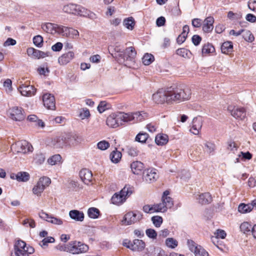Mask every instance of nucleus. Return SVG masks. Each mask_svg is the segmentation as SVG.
Returning a JSON list of instances; mask_svg holds the SVG:
<instances>
[{"instance_id":"09e8293b","label":"nucleus","mask_w":256,"mask_h":256,"mask_svg":"<svg viewBox=\"0 0 256 256\" xmlns=\"http://www.w3.org/2000/svg\"><path fill=\"white\" fill-rule=\"evenodd\" d=\"M148 138V134L146 133H139L136 137V140L142 143L146 142Z\"/></svg>"},{"instance_id":"774afa93","label":"nucleus","mask_w":256,"mask_h":256,"mask_svg":"<svg viewBox=\"0 0 256 256\" xmlns=\"http://www.w3.org/2000/svg\"><path fill=\"white\" fill-rule=\"evenodd\" d=\"M248 8L253 10H256V0H250L248 2Z\"/></svg>"},{"instance_id":"412c9836","label":"nucleus","mask_w":256,"mask_h":256,"mask_svg":"<svg viewBox=\"0 0 256 256\" xmlns=\"http://www.w3.org/2000/svg\"><path fill=\"white\" fill-rule=\"evenodd\" d=\"M42 100L44 106L48 109L54 110L55 108V98L53 95L46 94L43 96Z\"/></svg>"},{"instance_id":"603ef678","label":"nucleus","mask_w":256,"mask_h":256,"mask_svg":"<svg viewBox=\"0 0 256 256\" xmlns=\"http://www.w3.org/2000/svg\"><path fill=\"white\" fill-rule=\"evenodd\" d=\"M97 146L98 149L104 150L110 147V144L106 140H102L98 143Z\"/></svg>"},{"instance_id":"aec40b11","label":"nucleus","mask_w":256,"mask_h":256,"mask_svg":"<svg viewBox=\"0 0 256 256\" xmlns=\"http://www.w3.org/2000/svg\"><path fill=\"white\" fill-rule=\"evenodd\" d=\"M129 245H126V243L124 244V246L132 250L133 251H142L145 247L144 242L140 240H134L132 242H128Z\"/></svg>"},{"instance_id":"423d86ee","label":"nucleus","mask_w":256,"mask_h":256,"mask_svg":"<svg viewBox=\"0 0 256 256\" xmlns=\"http://www.w3.org/2000/svg\"><path fill=\"white\" fill-rule=\"evenodd\" d=\"M64 12L75 15H80V16H85L87 14V10L81 6L69 4L65 5L62 8Z\"/></svg>"},{"instance_id":"4d7b16f0","label":"nucleus","mask_w":256,"mask_h":256,"mask_svg":"<svg viewBox=\"0 0 256 256\" xmlns=\"http://www.w3.org/2000/svg\"><path fill=\"white\" fill-rule=\"evenodd\" d=\"M189 50L184 48H178L176 50V53L178 55L180 56L183 58H186L188 56Z\"/></svg>"},{"instance_id":"ea45409f","label":"nucleus","mask_w":256,"mask_h":256,"mask_svg":"<svg viewBox=\"0 0 256 256\" xmlns=\"http://www.w3.org/2000/svg\"><path fill=\"white\" fill-rule=\"evenodd\" d=\"M242 37L246 42H252L254 40V38L252 32L246 30H244Z\"/></svg>"},{"instance_id":"393cba45","label":"nucleus","mask_w":256,"mask_h":256,"mask_svg":"<svg viewBox=\"0 0 256 256\" xmlns=\"http://www.w3.org/2000/svg\"><path fill=\"white\" fill-rule=\"evenodd\" d=\"M214 18L212 16H208L204 20L202 30L205 32H210L214 28Z\"/></svg>"},{"instance_id":"680f3d73","label":"nucleus","mask_w":256,"mask_h":256,"mask_svg":"<svg viewBox=\"0 0 256 256\" xmlns=\"http://www.w3.org/2000/svg\"><path fill=\"white\" fill-rule=\"evenodd\" d=\"M46 56V54L40 50L35 49L33 57L34 58H43Z\"/></svg>"},{"instance_id":"e433bc0d","label":"nucleus","mask_w":256,"mask_h":256,"mask_svg":"<svg viewBox=\"0 0 256 256\" xmlns=\"http://www.w3.org/2000/svg\"><path fill=\"white\" fill-rule=\"evenodd\" d=\"M214 236H212V241L214 244L216 245L215 240L218 238H221L222 239L224 238L226 236V234L224 230H218L216 232H214Z\"/></svg>"},{"instance_id":"338daca9","label":"nucleus","mask_w":256,"mask_h":256,"mask_svg":"<svg viewBox=\"0 0 256 256\" xmlns=\"http://www.w3.org/2000/svg\"><path fill=\"white\" fill-rule=\"evenodd\" d=\"M70 35L72 36V37L73 38H75L78 36L79 32L76 30H74V29H73L72 28H70L69 30H68V36H70Z\"/></svg>"},{"instance_id":"5701e85b","label":"nucleus","mask_w":256,"mask_h":256,"mask_svg":"<svg viewBox=\"0 0 256 256\" xmlns=\"http://www.w3.org/2000/svg\"><path fill=\"white\" fill-rule=\"evenodd\" d=\"M81 180L86 184H88L92 180V172L88 169H82L79 173Z\"/></svg>"},{"instance_id":"de8ad7c7","label":"nucleus","mask_w":256,"mask_h":256,"mask_svg":"<svg viewBox=\"0 0 256 256\" xmlns=\"http://www.w3.org/2000/svg\"><path fill=\"white\" fill-rule=\"evenodd\" d=\"M166 244L168 248H174L178 246V242L173 238H168L166 240Z\"/></svg>"},{"instance_id":"20e7f679","label":"nucleus","mask_w":256,"mask_h":256,"mask_svg":"<svg viewBox=\"0 0 256 256\" xmlns=\"http://www.w3.org/2000/svg\"><path fill=\"white\" fill-rule=\"evenodd\" d=\"M80 140V137L76 134L71 135L67 138L64 136L56 137L52 140V145L56 148H60L67 144H70V143L74 144L73 141L78 142Z\"/></svg>"},{"instance_id":"f8f14e48","label":"nucleus","mask_w":256,"mask_h":256,"mask_svg":"<svg viewBox=\"0 0 256 256\" xmlns=\"http://www.w3.org/2000/svg\"><path fill=\"white\" fill-rule=\"evenodd\" d=\"M142 218V215L140 212H130L125 214L122 222L125 225H130L140 221Z\"/></svg>"},{"instance_id":"f704fd0d","label":"nucleus","mask_w":256,"mask_h":256,"mask_svg":"<svg viewBox=\"0 0 256 256\" xmlns=\"http://www.w3.org/2000/svg\"><path fill=\"white\" fill-rule=\"evenodd\" d=\"M62 156L60 154H54L48 160V162L51 166L58 164L61 162Z\"/></svg>"},{"instance_id":"c85d7f7f","label":"nucleus","mask_w":256,"mask_h":256,"mask_svg":"<svg viewBox=\"0 0 256 256\" xmlns=\"http://www.w3.org/2000/svg\"><path fill=\"white\" fill-rule=\"evenodd\" d=\"M168 140V136L165 134H158L155 138V142L158 146H164L166 144Z\"/></svg>"},{"instance_id":"c756f323","label":"nucleus","mask_w":256,"mask_h":256,"mask_svg":"<svg viewBox=\"0 0 256 256\" xmlns=\"http://www.w3.org/2000/svg\"><path fill=\"white\" fill-rule=\"evenodd\" d=\"M55 26L56 24H54L46 22L42 24L41 27L44 32L50 34H54Z\"/></svg>"},{"instance_id":"864d4df0","label":"nucleus","mask_w":256,"mask_h":256,"mask_svg":"<svg viewBox=\"0 0 256 256\" xmlns=\"http://www.w3.org/2000/svg\"><path fill=\"white\" fill-rule=\"evenodd\" d=\"M205 150L209 154L213 152L215 150V145L210 142H206L204 144Z\"/></svg>"},{"instance_id":"a18cd8bd","label":"nucleus","mask_w":256,"mask_h":256,"mask_svg":"<svg viewBox=\"0 0 256 256\" xmlns=\"http://www.w3.org/2000/svg\"><path fill=\"white\" fill-rule=\"evenodd\" d=\"M46 159V156L44 154L42 153L37 154L34 157V162L38 165H40L44 163Z\"/></svg>"},{"instance_id":"3c124183","label":"nucleus","mask_w":256,"mask_h":256,"mask_svg":"<svg viewBox=\"0 0 256 256\" xmlns=\"http://www.w3.org/2000/svg\"><path fill=\"white\" fill-rule=\"evenodd\" d=\"M152 221L156 227L159 228L162 222V218L158 216H154L152 218Z\"/></svg>"},{"instance_id":"8fccbe9b","label":"nucleus","mask_w":256,"mask_h":256,"mask_svg":"<svg viewBox=\"0 0 256 256\" xmlns=\"http://www.w3.org/2000/svg\"><path fill=\"white\" fill-rule=\"evenodd\" d=\"M195 256H208V252L204 250L201 246L198 247L197 249L194 252Z\"/></svg>"},{"instance_id":"69168bd1","label":"nucleus","mask_w":256,"mask_h":256,"mask_svg":"<svg viewBox=\"0 0 256 256\" xmlns=\"http://www.w3.org/2000/svg\"><path fill=\"white\" fill-rule=\"evenodd\" d=\"M68 186L69 188L77 190L79 187V185L77 182L73 180H69Z\"/></svg>"},{"instance_id":"cd10ccee","label":"nucleus","mask_w":256,"mask_h":256,"mask_svg":"<svg viewBox=\"0 0 256 256\" xmlns=\"http://www.w3.org/2000/svg\"><path fill=\"white\" fill-rule=\"evenodd\" d=\"M198 196L196 197L197 200H198L200 204H208L212 200V196L208 192L201 194L198 195Z\"/></svg>"},{"instance_id":"bb28decb","label":"nucleus","mask_w":256,"mask_h":256,"mask_svg":"<svg viewBox=\"0 0 256 256\" xmlns=\"http://www.w3.org/2000/svg\"><path fill=\"white\" fill-rule=\"evenodd\" d=\"M70 217L76 222H82L84 219V214L78 210H72L69 212Z\"/></svg>"},{"instance_id":"13d9d810","label":"nucleus","mask_w":256,"mask_h":256,"mask_svg":"<svg viewBox=\"0 0 256 256\" xmlns=\"http://www.w3.org/2000/svg\"><path fill=\"white\" fill-rule=\"evenodd\" d=\"M128 154L132 156H136L138 154L136 148L134 146H129L128 148Z\"/></svg>"},{"instance_id":"a878e982","label":"nucleus","mask_w":256,"mask_h":256,"mask_svg":"<svg viewBox=\"0 0 256 256\" xmlns=\"http://www.w3.org/2000/svg\"><path fill=\"white\" fill-rule=\"evenodd\" d=\"M132 172L135 174H140L144 168V164L140 161H135L130 164Z\"/></svg>"},{"instance_id":"bf43d9fd","label":"nucleus","mask_w":256,"mask_h":256,"mask_svg":"<svg viewBox=\"0 0 256 256\" xmlns=\"http://www.w3.org/2000/svg\"><path fill=\"white\" fill-rule=\"evenodd\" d=\"M54 242V238L52 236H48L45 238L42 242H41V246H46L48 245V243H52Z\"/></svg>"},{"instance_id":"6e6d98bb","label":"nucleus","mask_w":256,"mask_h":256,"mask_svg":"<svg viewBox=\"0 0 256 256\" xmlns=\"http://www.w3.org/2000/svg\"><path fill=\"white\" fill-rule=\"evenodd\" d=\"M187 243L190 250L193 252H194V251H196V250L197 249L198 247L200 246L192 240H188Z\"/></svg>"},{"instance_id":"f03ea898","label":"nucleus","mask_w":256,"mask_h":256,"mask_svg":"<svg viewBox=\"0 0 256 256\" xmlns=\"http://www.w3.org/2000/svg\"><path fill=\"white\" fill-rule=\"evenodd\" d=\"M119 118H120L122 124L123 122L136 123L142 121L146 117L147 114L144 112H135L125 113L124 112H118Z\"/></svg>"},{"instance_id":"c9c22d12","label":"nucleus","mask_w":256,"mask_h":256,"mask_svg":"<svg viewBox=\"0 0 256 256\" xmlns=\"http://www.w3.org/2000/svg\"><path fill=\"white\" fill-rule=\"evenodd\" d=\"M30 174L26 172H18L16 175V178L18 182H26L30 179Z\"/></svg>"},{"instance_id":"b1692460","label":"nucleus","mask_w":256,"mask_h":256,"mask_svg":"<svg viewBox=\"0 0 256 256\" xmlns=\"http://www.w3.org/2000/svg\"><path fill=\"white\" fill-rule=\"evenodd\" d=\"M74 52L69 51L60 56L58 58V62L60 65H66L74 58Z\"/></svg>"},{"instance_id":"a211bd4d","label":"nucleus","mask_w":256,"mask_h":256,"mask_svg":"<svg viewBox=\"0 0 256 256\" xmlns=\"http://www.w3.org/2000/svg\"><path fill=\"white\" fill-rule=\"evenodd\" d=\"M10 118L16 121H21L24 120V115L22 108L14 106L9 110Z\"/></svg>"},{"instance_id":"4468645a","label":"nucleus","mask_w":256,"mask_h":256,"mask_svg":"<svg viewBox=\"0 0 256 256\" xmlns=\"http://www.w3.org/2000/svg\"><path fill=\"white\" fill-rule=\"evenodd\" d=\"M18 90L22 96H31L36 92V88L34 86L26 83L20 84Z\"/></svg>"},{"instance_id":"4c0bfd02","label":"nucleus","mask_w":256,"mask_h":256,"mask_svg":"<svg viewBox=\"0 0 256 256\" xmlns=\"http://www.w3.org/2000/svg\"><path fill=\"white\" fill-rule=\"evenodd\" d=\"M110 158L112 162L114 163H118L122 158V154L118 151L116 149L114 150L110 154Z\"/></svg>"},{"instance_id":"7c9ffc66","label":"nucleus","mask_w":256,"mask_h":256,"mask_svg":"<svg viewBox=\"0 0 256 256\" xmlns=\"http://www.w3.org/2000/svg\"><path fill=\"white\" fill-rule=\"evenodd\" d=\"M28 120L30 122L34 123V126L43 128L44 127V123L41 120H38L36 116L31 114L28 116Z\"/></svg>"},{"instance_id":"2f4dec72","label":"nucleus","mask_w":256,"mask_h":256,"mask_svg":"<svg viewBox=\"0 0 256 256\" xmlns=\"http://www.w3.org/2000/svg\"><path fill=\"white\" fill-rule=\"evenodd\" d=\"M233 49L232 43L231 42H224L221 46V50L223 54H228L232 52Z\"/></svg>"},{"instance_id":"ddd939ff","label":"nucleus","mask_w":256,"mask_h":256,"mask_svg":"<svg viewBox=\"0 0 256 256\" xmlns=\"http://www.w3.org/2000/svg\"><path fill=\"white\" fill-rule=\"evenodd\" d=\"M158 175L156 169L148 168L145 170L143 172V180L146 182H154L158 178Z\"/></svg>"},{"instance_id":"052dcab7","label":"nucleus","mask_w":256,"mask_h":256,"mask_svg":"<svg viewBox=\"0 0 256 256\" xmlns=\"http://www.w3.org/2000/svg\"><path fill=\"white\" fill-rule=\"evenodd\" d=\"M147 236L152 238H156L157 236L156 232L153 229H147L146 232Z\"/></svg>"},{"instance_id":"72a5a7b5","label":"nucleus","mask_w":256,"mask_h":256,"mask_svg":"<svg viewBox=\"0 0 256 256\" xmlns=\"http://www.w3.org/2000/svg\"><path fill=\"white\" fill-rule=\"evenodd\" d=\"M69 28L56 24L54 34L58 33L62 36H68Z\"/></svg>"},{"instance_id":"f257e3e1","label":"nucleus","mask_w":256,"mask_h":256,"mask_svg":"<svg viewBox=\"0 0 256 256\" xmlns=\"http://www.w3.org/2000/svg\"><path fill=\"white\" fill-rule=\"evenodd\" d=\"M167 103L180 102L190 98L191 90L187 87L182 88L179 86H172L166 88Z\"/></svg>"},{"instance_id":"7ed1b4c3","label":"nucleus","mask_w":256,"mask_h":256,"mask_svg":"<svg viewBox=\"0 0 256 256\" xmlns=\"http://www.w3.org/2000/svg\"><path fill=\"white\" fill-rule=\"evenodd\" d=\"M133 191L132 186L130 185H126L119 192H116L112 196L111 198L112 202L116 205L122 204L132 194Z\"/></svg>"},{"instance_id":"58836bf2","label":"nucleus","mask_w":256,"mask_h":256,"mask_svg":"<svg viewBox=\"0 0 256 256\" xmlns=\"http://www.w3.org/2000/svg\"><path fill=\"white\" fill-rule=\"evenodd\" d=\"M252 209V206L250 204H242L238 207V212L242 214L250 212Z\"/></svg>"},{"instance_id":"dca6fc26","label":"nucleus","mask_w":256,"mask_h":256,"mask_svg":"<svg viewBox=\"0 0 256 256\" xmlns=\"http://www.w3.org/2000/svg\"><path fill=\"white\" fill-rule=\"evenodd\" d=\"M118 112L110 114L106 119V124L112 128H116L122 125L120 118H118Z\"/></svg>"},{"instance_id":"2eb2a0df","label":"nucleus","mask_w":256,"mask_h":256,"mask_svg":"<svg viewBox=\"0 0 256 256\" xmlns=\"http://www.w3.org/2000/svg\"><path fill=\"white\" fill-rule=\"evenodd\" d=\"M167 94L166 88V90L160 89L152 96V98L154 102L156 104L167 103Z\"/></svg>"},{"instance_id":"6e6552de","label":"nucleus","mask_w":256,"mask_h":256,"mask_svg":"<svg viewBox=\"0 0 256 256\" xmlns=\"http://www.w3.org/2000/svg\"><path fill=\"white\" fill-rule=\"evenodd\" d=\"M51 183L50 179L46 176L40 178L36 184L32 188L33 193L37 196H40L46 186H48Z\"/></svg>"},{"instance_id":"0e129e2a","label":"nucleus","mask_w":256,"mask_h":256,"mask_svg":"<svg viewBox=\"0 0 256 256\" xmlns=\"http://www.w3.org/2000/svg\"><path fill=\"white\" fill-rule=\"evenodd\" d=\"M38 71L40 74V75H44V76H48V74L50 73V70L48 68H44V67H40L38 68Z\"/></svg>"},{"instance_id":"0eeeda50","label":"nucleus","mask_w":256,"mask_h":256,"mask_svg":"<svg viewBox=\"0 0 256 256\" xmlns=\"http://www.w3.org/2000/svg\"><path fill=\"white\" fill-rule=\"evenodd\" d=\"M69 247H70V253L74 254L85 253L89 249L88 245L77 241L70 242Z\"/></svg>"},{"instance_id":"6ab92c4d","label":"nucleus","mask_w":256,"mask_h":256,"mask_svg":"<svg viewBox=\"0 0 256 256\" xmlns=\"http://www.w3.org/2000/svg\"><path fill=\"white\" fill-rule=\"evenodd\" d=\"M228 110L230 112L231 115L236 118L244 120L246 116V112L244 108L229 106Z\"/></svg>"},{"instance_id":"39448f33","label":"nucleus","mask_w":256,"mask_h":256,"mask_svg":"<svg viewBox=\"0 0 256 256\" xmlns=\"http://www.w3.org/2000/svg\"><path fill=\"white\" fill-rule=\"evenodd\" d=\"M34 248L32 246H27L24 242L18 240L14 245V254L16 256H29L34 253Z\"/></svg>"},{"instance_id":"1a4fd4ad","label":"nucleus","mask_w":256,"mask_h":256,"mask_svg":"<svg viewBox=\"0 0 256 256\" xmlns=\"http://www.w3.org/2000/svg\"><path fill=\"white\" fill-rule=\"evenodd\" d=\"M17 153L26 154L29 152H32V146L26 140H21L13 144L11 147Z\"/></svg>"},{"instance_id":"e2e57ef3","label":"nucleus","mask_w":256,"mask_h":256,"mask_svg":"<svg viewBox=\"0 0 256 256\" xmlns=\"http://www.w3.org/2000/svg\"><path fill=\"white\" fill-rule=\"evenodd\" d=\"M154 208V204L150 206V205H146L143 207V210L146 213H153L156 212V209Z\"/></svg>"},{"instance_id":"c03bdc74","label":"nucleus","mask_w":256,"mask_h":256,"mask_svg":"<svg viewBox=\"0 0 256 256\" xmlns=\"http://www.w3.org/2000/svg\"><path fill=\"white\" fill-rule=\"evenodd\" d=\"M99 210L95 208H90L88 211V214L89 217L92 218H97L99 215Z\"/></svg>"},{"instance_id":"9b49d317","label":"nucleus","mask_w":256,"mask_h":256,"mask_svg":"<svg viewBox=\"0 0 256 256\" xmlns=\"http://www.w3.org/2000/svg\"><path fill=\"white\" fill-rule=\"evenodd\" d=\"M173 201L171 198H162V202L154 204V208L156 209V212H164L168 208H172L173 206Z\"/></svg>"},{"instance_id":"9d476101","label":"nucleus","mask_w":256,"mask_h":256,"mask_svg":"<svg viewBox=\"0 0 256 256\" xmlns=\"http://www.w3.org/2000/svg\"><path fill=\"white\" fill-rule=\"evenodd\" d=\"M136 52L134 47L130 46L126 48L123 54H120V56L123 60V62H126L124 64L128 66L133 62L136 57Z\"/></svg>"},{"instance_id":"f3484780","label":"nucleus","mask_w":256,"mask_h":256,"mask_svg":"<svg viewBox=\"0 0 256 256\" xmlns=\"http://www.w3.org/2000/svg\"><path fill=\"white\" fill-rule=\"evenodd\" d=\"M38 215L42 219L54 224L62 225L63 224V221L62 219L52 216V215L48 214L43 210L40 212Z\"/></svg>"},{"instance_id":"5fc2aeb1","label":"nucleus","mask_w":256,"mask_h":256,"mask_svg":"<svg viewBox=\"0 0 256 256\" xmlns=\"http://www.w3.org/2000/svg\"><path fill=\"white\" fill-rule=\"evenodd\" d=\"M33 42L36 46L41 47L43 42V38L41 36H36L33 38Z\"/></svg>"},{"instance_id":"473e14b6","label":"nucleus","mask_w":256,"mask_h":256,"mask_svg":"<svg viewBox=\"0 0 256 256\" xmlns=\"http://www.w3.org/2000/svg\"><path fill=\"white\" fill-rule=\"evenodd\" d=\"M215 52L214 46L208 43L204 44L202 48V52L203 56H205L210 54L213 53Z\"/></svg>"},{"instance_id":"37998d69","label":"nucleus","mask_w":256,"mask_h":256,"mask_svg":"<svg viewBox=\"0 0 256 256\" xmlns=\"http://www.w3.org/2000/svg\"><path fill=\"white\" fill-rule=\"evenodd\" d=\"M124 25L129 30H132L134 25V18L132 17L128 18L127 19H125L124 20Z\"/></svg>"},{"instance_id":"4be33fe9","label":"nucleus","mask_w":256,"mask_h":256,"mask_svg":"<svg viewBox=\"0 0 256 256\" xmlns=\"http://www.w3.org/2000/svg\"><path fill=\"white\" fill-rule=\"evenodd\" d=\"M202 125V118L200 117H196L193 119L192 128L190 131L194 134H198Z\"/></svg>"},{"instance_id":"79ce46f5","label":"nucleus","mask_w":256,"mask_h":256,"mask_svg":"<svg viewBox=\"0 0 256 256\" xmlns=\"http://www.w3.org/2000/svg\"><path fill=\"white\" fill-rule=\"evenodd\" d=\"M252 228V226L248 222H244L240 226V230L244 234L250 232Z\"/></svg>"},{"instance_id":"49530a36","label":"nucleus","mask_w":256,"mask_h":256,"mask_svg":"<svg viewBox=\"0 0 256 256\" xmlns=\"http://www.w3.org/2000/svg\"><path fill=\"white\" fill-rule=\"evenodd\" d=\"M90 116L89 110L86 108H83L80 110L79 117L82 120L88 118Z\"/></svg>"},{"instance_id":"a19ab883","label":"nucleus","mask_w":256,"mask_h":256,"mask_svg":"<svg viewBox=\"0 0 256 256\" xmlns=\"http://www.w3.org/2000/svg\"><path fill=\"white\" fill-rule=\"evenodd\" d=\"M154 60V57L152 54H145L142 59L143 64L146 66L150 64Z\"/></svg>"}]
</instances>
